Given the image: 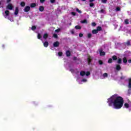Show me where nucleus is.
Segmentation results:
<instances>
[{
    "label": "nucleus",
    "instance_id": "nucleus-3",
    "mask_svg": "<svg viewBox=\"0 0 131 131\" xmlns=\"http://www.w3.org/2000/svg\"><path fill=\"white\" fill-rule=\"evenodd\" d=\"M7 9L8 10H13V9H14V6H13V5L11 4H8L7 6Z\"/></svg>",
    "mask_w": 131,
    "mask_h": 131
},
{
    "label": "nucleus",
    "instance_id": "nucleus-57",
    "mask_svg": "<svg viewBox=\"0 0 131 131\" xmlns=\"http://www.w3.org/2000/svg\"><path fill=\"white\" fill-rule=\"evenodd\" d=\"M82 1V2H85V1H86V0H81Z\"/></svg>",
    "mask_w": 131,
    "mask_h": 131
},
{
    "label": "nucleus",
    "instance_id": "nucleus-21",
    "mask_svg": "<svg viewBox=\"0 0 131 131\" xmlns=\"http://www.w3.org/2000/svg\"><path fill=\"white\" fill-rule=\"evenodd\" d=\"M124 106L125 107V108H129V104H128V103H125L124 104Z\"/></svg>",
    "mask_w": 131,
    "mask_h": 131
},
{
    "label": "nucleus",
    "instance_id": "nucleus-37",
    "mask_svg": "<svg viewBox=\"0 0 131 131\" xmlns=\"http://www.w3.org/2000/svg\"><path fill=\"white\" fill-rule=\"evenodd\" d=\"M88 38H91L92 37V34L91 33H88Z\"/></svg>",
    "mask_w": 131,
    "mask_h": 131
},
{
    "label": "nucleus",
    "instance_id": "nucleus-5",
    "mask_svg": "<svg viewBox=\"0 0 131 131\" xmlns=\"http://www.w3.org/2000/svg\"><path fill=\"white\" fill-rule=\"evenodd\" d=\"M24 12L27 13V12H29L30 11V7L29 6H26L24 9Z\"/></svg>",
    "mask_w": 131,
    "mask_h": 131
},
{
    "label": "nucleus",
    "instance_id": "nucleus-43",
    "mask_svg": "<svg viewBox=\"0 0 131 131\" xmlns=\"http://www.w3.org/2000/svg\"><path fill=\"white\" fill-rule=\"evenodd\" d=\"M81 81H83V82H86V81H88V80H86V79H82L81 80Z\"/></svg>",
    "mask_w": 131,
    "mask_h": 131
},
{
    "label": "nucleus",
    "instance_id": "nucleus-17",
    "mask_svg": "<svg viewBox=\"0 0 131 131\" xmlns=\"http://www.w3.org/2000/svg\"><path fill=\"white\" fill-rule=\"evenodd\" d=\"M123 63H124L125 64H126V63H127V59H126V57H124L123 58Z\"/></svg>",
    "mask_w": 131,
    "mask_h": 131
},
{
    "label": "nucleus",
    "instance_id": "nucleus-38",
    "mask_svg": "<svg viewBox=\"0 0 131 131\" xmlns=\"http://www.w3.org/2000/svg\"><path fill=\"white\" fill-rule=\"evenodd\" d=\"M53 37H54V38H58V35H57V34H54Z\"/></svg>",
    "mask_w": 131,
    "mask_h": 131
},
{
    "label": "nucleus",
    "instance_id": "nucleus-30",
    "mask_svg": "<svg viewBox=\"0 0 131 131\" xmlns=\"http://www.w3.org/2000/svg\"><path fill=\"white\" fill-rule=\"evenodd\" d=\"M99 64V65H103V61H102V60H99L98 61Z\"/></svg>",
    "mask_w": 131,
    "mask_h": 131
},
{
    "label": "nucleus",
    "instance_id": "nucleus-11",
    "mask_svg": "<svg viewBox=\"0 0 131 131\" xmlns=\"http://www.w3.org/2000/svg\"><path fill=\"white\" fill-rule=\"evenodd\" d=\"M43 46L45 48H48V47H49V42L48 41H45L43 43Z\"/></svg>",
    "mask_w": 131,
    "mask_h": 131
},
{
    "label": "nucleus",
    "instance_id": "nucleus-24",
    "mask_svg": "<svg viewBox=\"0 0 131 131\" xmlns=\"http://www.w3.org/2000/svg\"><path fill=\"white\" fill-rule=\"evenodd\" d=\"M124 23H125V24H126V25L129 24V23L128 22V19H125Z\"/></svg>",
    "mask_w": 131,
    "mask_h": 131
},
{
    "label": "nucleus",
    "instance_id": "nucleus-49",
    "mask_svg": "<svg viewBox=\"0 0 131 131\" xmlns=\"http://www.w3.org/2000/svg\"><path fill=\"white\" fill-rule=\"evenodd\" d=\"M45 2H46V0H40V3H41V4H43Z\"/></svg>",
    "mask_w": 131,
    "mask_h": 131
},
{
    "label": "nucleus",
    "instance_id": "nucleus-45",
    "mask_svg": "<svg viewBox=\"0 0 131 131\" xmlns=\"http://www.w3.org/2000/svg\"><path fill=\"white\" fill-rule=\"evenodd\" d=\"M79 37H82V36H83V34L80 33L79 34Z\"/></svg>",
    "mask_w": 131,
    "mask_h": 131
},
{
    "label": "nucleus",
    "instance_id": "nucleus-8",
    "mask_svg": "<svg viewBox=\"0 0 131 131\" xmlns=\"http://www.w3.org/2000/svg\"><path fill=\"white\" fill-rule=\"evenodd\" d=\"M99 53H100V56H105V52L103 51L102 50H99Z\"/></svg>",
    "mask_w": 131,
    "mask_h": 131
},
{
    "label": "nucleus",
    "instance_id": "nucleus-51",
    "mask_svg": "<svg viewBox=\"0 0 131 131\" xmlns=\"http://www.w3.org/2000/svg\"><path fill=\"white\" fill-rule=\"evenodd\" d=\"M70 71H71V72H74V70L71 69Z\"/></svg>",
    "mask_w": 131,
    "mask_h": 131
},
{
    "label": "nucleus",
    "instance_id": "nucleus-28",
    "mask_svg": "<svg viewBox=\"0 0 131 131\" xmlns=\"http://www.w3.org/2000/svg\"><path fill=\"white\" fill-rule=\"evenodd\" d=\"M112 58H110L107 61V63H108L109 64H111V63H112Z\"/></svg>",
    "mask_w": 131,
    "mask_h": 131
},
{
    "label": "nucleus",
    "instance_id": "nucleus-26",
    "mask_svg": "<svg viewBox=\"0 0 131 131\" xmlns=\"http://www.w3.org/2000/svg\"><path fill=\"white\" fill-rule=\"evenodd\" d=\"M20 6H21V7H25V2H21L20 3Z\"/></svg>",
    "mask_w": 131,
    "mask_h": 131
},
{
    "label": "nucleus",
    "instance_id": "nucleus-31",
    "mask_svg": "<svg viewBox=\"0 0 131 131\" xmlns=\"http://www.w3.org/2000/svg\"><path fill=\"white\" fill-rule=\"evenodd\" d=\"M85 75L86 76H89V75H91V72L89 71H88L86 72Z\"/></svg>",
    "mask_w": 131,
    "mask_h": 131
},
{
    "label": "nucleus",
    "instance_id": "nucleus-60",
    "mask_svg": "<svg viewBox=\"0 0 131 131\" xmlns=\"http://www.w3.org/2000/svg\"><path fill=\"white\" fill-rule=\"evenodd\" d=\"M77 64H79V63H77Z\"/></svg>",
    "mask_w": 131,
    "mask_h": 131
},
{
    "label": "nucleus",
    "instance_id": "nucleus-54",
    "mask_svg": "<svg viewBox=\"0 0 131 131\" xmlns=\"http://www.w3.org/2000/svg\"><path fill=\"white\" fill-rule=\"evenodd\" d=\"M71 34H74V31H71Z\"/></svg>",
    "mask_w": 131,
    "mask_h": 131
},
{
    "label": "nucleus",
    "instance_id": "nucleus-41",
    "mask_svg": "<svg viewBox=\"0 0 131 131\" xmlns=\"http://www.w3.org/2000/svg\"><path fill=\"white\" fill-rule=\"evenodd\" d=\"M60 30H61L60 29H56V30H55V32H57V33L60 32Z\"/></svg>",
    "mask_w": 131,
    "mask_h": 131
},
{
    "label": "nucleus",
    "instance_id": "nucleus-52",
    "mask_svg": "<svg viewBox=\"0 0 131 131\" xmlns=\"http://www.w3.org/2000/svg\"><path fill=\"white\" fill-rule=\"evenodd\" d=\"M90 3H93V2H95V0H90Z\"/></svg>",
    "mask_w": 131,
    "mask_h": 131
},
{
    "label": "nucleus",
    "instance_id": "nucleus-27",
    "mask_svg": "<svg viewBox=\"0 0 131 131\" xmlns=\"http://www.w3.org/2000/svg\"><path fill=\"white\" fill-rule=\"evenodd\" d=\"M75 28V29H81V27L80 26H76Z\"/></svg>",
    "mask_w": 131,
    "mask_h": 131
},
{
    "label": "nucleus",
    "instance_id": "nucleus-20",
    "mask_svg": "<svg viewBox=\"0 0 131 131\" xmlns=\"http://www.w3.org/2000/svg\"><path fill=\"white\" fill-rule=\"evenodd\" d=\"M48 37H49V35L47 33L45 34L43 36V37L45 39H47V38H48Z\"/></svg>",
    "mask_w": 131,
    "mask_h": 131
},
{
    "label": "nucleus",
    "instance_id": "nucleus-14",
    "mask_svg": "<svg viewBox=\"0 0 131 131\" xmlns=\"http://www.w3.org/2000/svg\"><path fill=\"white\" fill-rule=\"evenodd\" d=\"M98 30L97 29H94L92 31V33H93V34H97V33H98Z\"/></svg>",
    "mask_w": 131,
    "mask_h": 131
},
{
    "label": "nucleus",
    "instance_id": "nucleus-2",
    "mask_svg": "<svg viewBox=\"0 0 131 131\" xmlns=\"http://www.w3.org/2000/svg\"><path fill=\"white\" fill-rule=\"evenodd\" d=\"M88 64V65H91V63H92V61H93V58L90 55L88 56L87 58Z\"/></svg>",
    "mask_w": 131,
    "mask_h": 131
},
{
    "label": "nucleus",
    "instance_id": "nucleus-59",
    "mask_svg": "<svg viewBox=\"0 0 131 131\" xmlns=\"http://www.w3.org/2000/svg\"><path fill=\"white\" fill-rule=\"evenodd\" d=\"M70 25H71V23L70 24Z\"/></svg>",
    "mask_w": 131,
    "mask_h": 131
},
{
    "label": "nucleus",
    "instance_id": "nucleus-46",
    "mask_svg": "<svg viewBox=\"0 0 131 131\" xmlns=\"http://www.w3.org/2000/svg\"><path fill=\"white\" fill-rule=\"evenodd\" d=\"M71 14L73 15V16H76V13L74 12H71Z\"/></svg>",
    "mask_w": 131,
    "mask_h": 131
},
{
    "label": "nucleus",
    "instance_id": "nucleus-22",
    "mask_svg": "<svg viewBox=\"0 0 131 131\" xmlns=\"http://www.w3.org/2000/svg\"><path fill=\"white\" fill-rule=\"evenodd\" d=\"M98 31V32H99V31H101L102 30V27H100V26H98L97 27V29H96Z\"/></svg>",
    "mask_w": 131,
    "mask_h": 131
},
{
    "label": "nucleus",
    "instance_id": "nucleus-33",
    "mask_svg": "<svg viewBox=\"0 0 131 131\" xmlns=\"http://www.w3.org/2000/svg\"><path fill=\"white\" fill-rule=\"evenodd\" d=\"M37 38L38 39H40V38H41V35H40V34L38 33V35H37Z\"/></svg>",
    "mask_w": 131,
    "mask_h": 131
},
{
    "label": "nucleus",
    "instance_id": "nucleus-48",
    "mask_svg": "<svg viewBox=\"0 0 131 131\" xmlns=\"http://www.w3.org/2000/svg\"><path fill=\"white\" fill-rule=\"evenodd\" d=\"M55 2H56V0H50V2L51 3V4H54Z\"/></svg>",
    "mask_w": 131,
    "mask_h": 131
},
{
    "label": "nucleus",
    "instance_id": "nucleus-16",
    "mask_svg": "<svg viewBox=\"0 0 131 131\" xmlns=\"http://www.w3.org/2000/svg\"><path fill=\"white\" fill-rule=\"evenodd\" d=\"M31 8H35L36 7V4L35 3H31L30 5Z\"/></svg>",
    "mask_w": 131,
    "mask_h": 131
},
{
    "label": "nucleus",
    "instance_id": "nucleus-13",
    "mask_svg": "<svg viewBox=\"0 0 131 131\" xmlns=\"http://www.w3.org/2000/svg\"><path fill=\"white\" fill-rule=\"evenodd\" d=\"M80 75L81 76H84V75H85V72H84V71H81L80 73Z\"/></svg>",
    "mask_w": 131,
    "mask_h": 131
},
{
    "label": "nucleus",
    "instance_id": "nucleus-42",
    "mask_svg": "<svg viewBox=\"0 0 131 131\" xmlns=\"http://www.w3.org/2000/svg\"><path fill=\"white\" fill-rule=\"evenodd\" d=\"M94 3L92 2H91V3L90 4V7H91V8L93 7V6H94Z\"/></svg>",
    "mask_w": 131,
    "mask_h": 131
},
{
    "label": "nucleus",
    "instance_id": "nucleus-44",
    "mask_svg": "<svg viewBox=\"0 0 131 131\" xmlns=\"http://www.w3.org/2000/svg\"><path fill=\"white\" fill-rule=\"evenodd\" d=\"M116 11H117V12H119V11H120V8L119 7H117L116 8Z\"/></svg>",
    "mask_w": 131,
    "mask_h": 131
},
{
    "label": "nucleus",
    "instance_id": "nucleus-56",
    "mask_svg": "<svg viewBox=\"0 0 131 131\" xmlns=\"http://www.w3.org/2000/svg\"><path fill=\"white\" fill-rule=\"evenodd\" d=\"M2 47L3 48V49H5V45H3Z\"/></svg>",
    "mask_w": 131,
    "mask_h": 131
},
{
    "label": "nucleus",
    "instance_id": "nucleus-32",
    "mask_svg": "<svg viewBox=\"0 0 131 131\" xmlns=\"http://www.w3.org/2000/svg\"><path fill=\"white\" fill-rule=\"evenodd\" d=\"M103 77H108V74H107L106 73H105L103 74Z\"/></svg>",
    "mask_w": 131,
    "mask_h": 131
},
{
    "label": "nucleus",
    "instance_id": "nucleus-40",
    "mask_svg": "<svg viewBox=\"0 0 131 131\" xmlns=\"http://www.w3.org/2000/svg\"><path fill=\"white\" fill-rule=\"evenodd\" d=\"M91 24H92V26H93V27H95L97 25V24L95 22L92 23Z\"/></svg>",
    "mask_w": 131,
    "mask_h": 131
},
{
    "label": "nucleus",
    "instance_id": "nucleus-53",
    "mask_svg": "<svg viewBox=\"0 0 131 131\" xmlns=\"http://www.w3.org/2000/svg\"><path fill=\"white\" fill-rule=\"evenodd\" d=\"M11 1H12V0H7V3H11Z\"/></svg>",
    "mask_w": 131,
    "mask_h": 131
},
{
    "label": "nucleus",
    "instance_id": "nucleus-19",
    "mask_svg": "<svg viewBox=\"0 0 131 131\" xmlns=\"http://www.w3.org/2000/svg\"><path fill=\"white\" fill-rule=\"evenodd\" d=\"M128 88L129 89H131V78L128 79Z\"/></svg>",
    "mask_w": 131,
    "mask_h": 131
},
{
    "label": "nucleus",
    "instance_id": "nucleus-23",
    "mask_svg": "<svg viewBox=\"0 0 131 131\" xmlns=\"http://www.w3.org/2000/svg\"><path fill=\"white\" fill-rule=\"evenodd\" d=\"M112 59L114 61H116L117 60V56H116V55H114L112 56Z\"/></svg>",
    "mask_w": 131,
    "mask_h": 131
},
{
    "label": "nucleus",
    "instance_id": "nucleus-9",
    "mask_svg": "<svg viewBox=\"0 0 131 131\" xmlns=\"http://www.w3.org/2000/svg\"><path fill=\"white\" fill-rule=\"evenodd\" d=\"M66 56L67 57H70V56H71V52H70V51L68 50L66 51Z\"/></svg>",
    "mask_w": 131,
    "mask_h": 131
},
{
    "label": "nucleus",
    "instance_id": "nucleus-55",
    "mask_svg": "<svg viewBox=\"0 0 131 131\" xmlns=\"http://www.w3.org/2000/svg\"><path fill=\"white\" fill-rule=\"evenodd\" d=\"M128 63H131V59H129L128 60Z\"/></svg>",
    "mask_w": 131,
    "mask_h": 131
},
{
    "label": "nucleus",
    "instance_id": "nucleus-18",
    "mask_svg": "<svg viewBox=\"0 0 131 131\" xmlns=\"http://www.w3.org/2000/svg\"><path fill=\"white\" fill-rule=\"evenodd\" d=\"M122 63V59L121 58H119L117 60V63L118 64H121Z\"/></svg>",
    "mask_w": 131,
    "mask_h": 131
},
{
    "label": "nucleus",
    "instance_id": "nucleus-25",
    "mask_svg": "<svg viewBox=\"0 0 131 131\" xmlns=\"http://www.w3.org/2000/svg\"><path fill=\"white\" fill-rule=\"evenodd\" d=\"M5 14L6 16H9L10 15V11L9 10L5 11Z\"/></svg>",
    "mask_w": 131,
    "mask_h": 131
},
{
    "label": "nucleus",
    "instance_id": "nucleus-35",
    "mask_svg": "<svg viewBox=\"0 0 131 131\" xmlns=\"http://www.w3.org/2000/svg\"><path fill=\"white\" fill-rule=\"evenodd\" d=\"M101 3L102 4H106L107 3V0H101Z\"/></svg>",
    "mask_w": 131,
    "mask_h": 131
},
{
    "label": "nucleus",
    "instance_id": "nucleus-36",
    "mask_svg": "<svg viewBox=\"0 0 131 131\" xmlns=\"http://www.w3.org/2000/svg\"><path fill=\"white\" fill-rule=\"evenodd\" d=\"M126 46H130V41H127L126 42Z\"/></svg>",
    "mask_w": 131,
    "mask_h": 131
},
{
    "label": "nucleus",
    "instance_id": "nucleus-34",
    "mask_svg": "<svg viewBox=\"0 0 131 131\" xmlns=\"http://www.w3.org/2000/svg\"><path fill=\"white\" fill-rule=\"evenodd\" d=\"M32 30H35L36 29V27L35 26H33L31 28Z\"/></svg>",
    "mask_w": 131,
    "mask_h": 131
},
{
    "label": "nucleus",
    "instance_id": "nucleus-39",
    "mask_svg": "<svg viewBox=\"0 0 131 131\" xmlns=\"http://www.w3.org/2000/svg\"><path fill=\"white\" fill-rule=\"evenodd\" d=\"M62 55H63V53L62 52H58V56L61 57L62 56Z\"/></svg>",
    "mask_w": 131,
    "mask_h": 131
},
{
    "label": "nucleus",
    "instance_id": "nucleus-12",
    "mask_svg": "<svg viewBox=\"0 0 131 131\" xmlns=\"http://www.w3.org/2000/svg\"><path fill=\"white\" fill-rule=\"evenodd\" d=\"M73 61H78L79 62H80V58H77V57L75 56L73 58Z\"/></svg>",
    "mask_w": 131,
    "mask_h": 131
},
{
    "label": "nucleus",
    "instance_id": "nucleus-15",
    "mask_svg": "<svg viewBox=\"0 0 131 131\" xmlns=\"http://www.w3.org/2000/svg\"><path fill=\"white\" fill-rule=\"evenodd\" d=\"M81 23H82V24H88V20L86 19H84L83 20H81Z\"/></svg>",
    "mask_w": 131,
    "mask_h": 131
},
{
    "label": "nucleus",
    "instance_id": "nucleus-4",
    "mask_svg": "<svg viewBox=\"0 0 131 131\" xmlns=\"http://www.w3.org/2000/svg\"><path fill=\"white\" fill-rule=\"evenodd\" d=\"M59 46H60V42H59L58 41H56L53 43V47L54 48H58Z\"/></svg>",
    "mask_w": 131,
    "mask_h": 131
},
{
    "label": "nucleus",
    "instance_id": "nucleus-7",
    "mask_svg": "<svg viewBox=\"0 0 131 131\" xmlns=\"http://www.w3.org/2000/svg\"><path fill=\"white\" fill-rule=\"evenodd\" d=\"M19 13V8L18 7L15 8V11L14 12V15H17Z\"/></svg>",
    "mask_w": 131,
    "mask_h": 131
},
{
    "label": "nucleus",
    "instance_id": "nucleus-1",
    "mask_svg": "<svg viewBox=\"0 0 131 131\" xmlns=\"http://www.w3.org/2000/svg\"><path fill=\"white\" fill-rule=\"evenodd\" d=\"M107 103L110 107L114 106L115 109H121L123 106L124 100L122 97L114 95L107 99Z\"/></svg>",
    "mask_w": 131,
    "mask_h": 131
},
{
    "label": "nucleus",
    "instance_id": "nucleus-6",
    "mask_svg": "<svg viewBox=\"0 0 131 131\" xmlns=\"http://www.w3.org/2000/svg\"><path fill=\"white\" fill-rule=\"evenodd\" d=\"M116 69L117 71H119L120 70H121V67L120 64H116Z\"/></svg>",
    "mask_w": 131,
    "mask_h": 131
},
{
    "label": "nucleus",
    "instance_id": "nucleus-10",
    "mask_svg": "<svg viewBox=\"0 0 131 131\" xmlns=\"http://www.w3.org/2000/svg\"><path fill=\"white\" fill-rule=\"evenodd\" d=\"M39 11H40V12H43V11H45V7H43V6H40L39 7Z\"/></svg>",
    "mask_w": 131,
    "mask_h": 131
},
{
    "label": "nucleus",
    "instance_id": "nucleus-50",
    "mask_svg": "<svg viewBox=\"0 0 131 131\" xmlns=\"http://www.w3.org/2000/svg\"><path fill=\"white\" fill-rule=\"evenodd\" d=\"M124 78H125V77L122 76L120 77V79H124Z\"/></svg>",
    "mask_w": 131,
    "mask_h": 131
},
{
    "label": "nucleus",
    "instance_id": "nucleus-47",
    "mask_svg": "<svg viewBox=\"0 0 131 131\" xmlns=\"http://www.w3.org/2000/svg\"><path fill=\"white\" fill-rule=\"evenodd\" d=\"M104 12H105V11L104 10V9H101V10L99 11V13H104Z\"/></svg>",
    "mask_w": 131,
    "mask_h": 131
},
{
    "label": "nucleus",
    "instance_id": "nucleus-29",
    "mask_svg": "<svg viewBox=\"0 0 131 131\" xmlns=\"http://www.w3.org/2000/svg\"><path fill=\"white\" fill-rule=\"evenodd\" d=\"M76 12L79 13V14H81V13H82L81 11H80V10L78 9V8L76 9Z\"/></svg>",
    "mask_w": 131,
    "mask_h": 131
},
{
    "label": "nucleus",
    "instance_id": "nucleus-58",
    "mask_svg": "<svg viewBox=\"0 0 131 131\" xmlns=\"http://www.w3.org/2000/svg\"><path fill=\"white\" fill-rule=\"evenodd\" d=\"M1 5H2V3H1V1H0V6H1Z\"/></svg>",
    "mask_w": 131,
    "mask_h": 131
}]
</instances>
